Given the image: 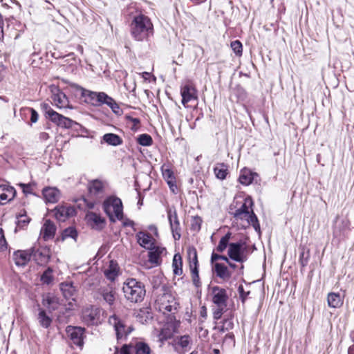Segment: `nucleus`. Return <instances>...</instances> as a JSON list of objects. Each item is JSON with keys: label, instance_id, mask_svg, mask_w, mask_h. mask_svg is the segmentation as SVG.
<instances>
[{"label": "nucleus", "instance_id": "obj_40", "mask_svg": "<svg viewBox=\"0 0 354 354\" xmlns=\"http://www.w3.org/2000/svg\"><path fill=\"white\" fill-rule=\"evenodd\" d=\"M299 250H301L299 254V263L302 268H304L307 266L308 263V259L310 258V252L308 250L306 251L304 247H300Z\"/></svg>", "mask_w": 354, "mask_h": 354}, {"label": "nucleus", "instance_id": "obj_64", "mask_svg": "<svg viewBox=\"0 0 354 354\" xmlns=\"http://www.w3.org/2000/svg\"><path fill=\"white\" fill-rule=\"evenodd\" d=\"M123 225L125 227H133L134 225V222L130 219L127 218L123 222Z\"/></svg>", "mask_w": 354, "mask_h": 354}, {"label": "nucleus", "instance_id": "obj_12", "mask_svg": "<svg viewBox=\"0 0 354 354\" xmlns=\"http://www.w3.org/2000/svg\"><path fill=\"white\" fill-rule=\"evenodd\" d=\"M167 213L173 237L175 240H179L181 236V228L176 210L174 207L168 208Z\"/></svg>", "mask_w": 354, "mask_h": 354}, {"label": "nucleus", "instance_id": "obj_47", "mask_svg": "<svg viewBox=\"0 0 354 354\" xmlns=\"http://www.w3.org/2000/svg\"><path fill=\"white\" fill-rule=\"evenodd\" d=\"M191 274H192V279L194 286L196 288H200L201 286V282L199 277L198 269V268H192Z\"/></svg>", "mask_w": 354, "mask_h": 354}, {"label": "nucleus", "instance_id": "obj_42", "mask_svg": "<svg viewBox=\"0 0 354 354\" xmlns=\"http://www.w3.org/2000/svg\"><path fill=\"white\" fill-rule=\"evenodd\" d=\"M188 255L189 260V267L190 270L192 268H198V257H197V252L195 248H189L188 250Z\"/></svg>", "mask_w": 354, "mask_h": 354}, {"label": "nucleus", "instance_id": "obj_41", "mask_svg": "<svg viewBox=\"0 0 354 354\" xmlns=\"http://www.w3.org/2000/svg\"><path fill=\"white\" fill-rule=\"evenodd\" d=\"M54 212L55 218L59 221H64L68 218L65 206H58L55 208Z\"/></svg>", "mask_w": 354, "mask_h": 354}, {"label": "nucleus", "instance_id": "obj_24", "mask_svg": "<svg viewBox=\"0 0 354 354\" xmlns=\"http://www.w3.org/2000/svg\"><path fill=\"white\" fill-rule=\"evenodd\" d=\"M55 231L56 227L55 224L50 220L46 221L44 226L41 228L43 239L45 241L52 239L55 234Z\"/></svg>", "mask_w": 354, "mask_h": 354}, {"label": "nucleus", "instance_id": "obj_36", "mask_svg": "<svg viewBox=\"0 0 354 354\" xmlns=\"http://www.w3.org/2000/svg\"><path fill=\"white\" fill-rule=\"evenodd\" d=\"M192 339L189 335H185L177 337V344L184 351L190 349Z\"/></svg>", "mask_w": 354, "mask_h": 354}, {"label": "nucleus", "instance_id": "obj_16", "mask_svg": "<svg viewBox=\"0 0 354 354\" xmlns=\"http://www.w3.org/2000/svg\"><path fill=\"white\" fill-rule=\"evenodd\" d=\"M15 189L10 185H0V205H4L11 201L16 196Z\"/></svg>", "mask_w": 354, "mask_h": 354}, {"label": "nucleus", "instance_id": "obj_3", "mask_svg": "<svg viewBox=\"0 0 354 354\" xmlns=\"http://www.w3.org/2000/svg\"><path fill=\"white\" fill-rule=\"evenodd\" d=\"M122 291L126 299L131 303L141 302L146 294L144 284L134 278L127 279L124 282Z\"/></svg>", "mask_w": 354, "mask_h": 354}, {"label": "nucleus", "instance_id": "obj_53", "mask_svg": "<svg viewBox=\"0 0 354 354\" xmlns=\"http://www.w3.org/2000/svg\"><path fill=\"white\" fill-rule=\"evenodd\" d=\"M133 344H124L120 350V354H133Z\"/></svg>", "mask_w": 354, "mask_h": 354}, {"label": "nucleus", "instance_id": "obj_56", "mask_svg": "<svg viewBox=\"0 0 354 354\" xmlns=\"http://www.w3.org/2000/svg\"><path fill=\"white\" fill-rule=\"evenodd\" d=\"M233 323L230 320V319H225L223 321V325L221 326V330L222 332H224L225 330H230V329H232L233 328Z\"/></svg>", "mask_w": 354, "mask_h": 354}, {"label": "nucleus", "instance_id": "obj_61", "mask_svg": "<svg viewBox=\"0 0 354 354\" xmlns=\"http://www.w3.org/2000/svg\"><path fill=\"white\" fill-rule=\"evenodd\" d=\"M66 212H67L66 214L68 216V218L71 217L75 214V210L72 207H66Z\"/></svg>", "mask_w": 354, "mask_h": 354}, {"label": "nucleus", "instance_id": "obj_55", "mask_svg": "<svg viewBox=\"0 0 354 354\" xmlns=\"http://www.w3.org/2000/svg\"><path fill=\"white\" fill-rule=\"evenodd\" d=\"M238 292H239V297L242 301L243 303L245 302V301L247 299V297L248 296V295L250 294V292H245L244 290V288H243V286L242 285H240L238 288Z\"/></svg>", "mask_w": 354, "mask_h": 354}, {"label": "nucleus", "instance_id": "obj_7", "mask_svg": "<svg viewBox=\"0 0 354 354\" xmlns=\"http://www.w3.org/2000/svg\"><path fill=\"white\" fill-rule=\"evenodd\" d=\"M100 308L90 306L86 307L82 312V319L88 326L97 325L100 324Z\"/></svg>", "mask_w": 354, "mask_h": 354}, {"label": "nucleus", "instance_id": "obj_26", "mask_svg": "<svg viewBox=\"0 0 354 354\" xmlns=\"http://www.w3.org/2000/svg\"><path fill=\"white\" fill-rule=\"evenodd\" d=\"M347 227V221L344 219H340L339 216H336L333 225V236L335 237L340 236L342 232Z\"/></svg>", "mask_w": 354, "mask_h": 354}, {"label": "nucleus", "instance_id": "obj_30", "mask_svg": "<svg viewBox=\"0 0 354 354\" xmlns=\"http://www.w3.org/2000/svg\"><path fill=\"white\" fill-rule=\"evenodd\" d=\"M53 100L58 108L66 107L68 103L66 95L63 92L59 91L57 93L53 94Z\"/></svg>", "mask_w": 354, "mask_h": 354}, {"label": "nucleus", "instance_id": "obj_50", "mask_svg": "<svg viewBox=\"0 0 354 354\" xmlns=\"http://www.w3.org/2000/svg\"><path fill=\"white\" fill-rule=\"evenodd\" d=\"M202 219L200 216H196L191 220V230L194 232H198L201 228Z\"/></svg>", "mask_w": 354, "mask_h": 354}, {"label": "nucleus", "instance_id": "obj_29", "mask_svg": "<svg viewBox=\"0 0 354 354\" xmlns=\"http://www.w3.org/2000/svg\"><path fill=\"white\" fill-rule=\"evenodd\" d=\"M118 272L119 268L118 264L115 261H111L109 267L104 270V273L108 279L114 281L118 275Z\"/></svg>", "mask_w": 354, "mask_h": 354}, {"label": "nucleus", "instance_id": "obj_19", "mask_svg": "<svg viewBox=\"0 0 354 354\" xmlns=\"http://www.w3.org/2000/svg\"><path fill=\"white\" fill-rule=\"evenodd\" d=\"M42 304L47 308L48 313H51L57 309L59 304V299L52 293H47L43 295Z\"/></svg>", "mask_w": 354, "mask_h": 354}, {"label": "nucleus", "instance_id": "obj_8", "mask_svg": "<svg viewBox=\"0 0 354 354\" xmlns=\"http://www.w3.org/2000/svg\"><path fill=\"white\" fill-rule=\"evenodd\" d=\"M31 259L38 265L43 266L46 264L50 258V250L46 247L36 248L35 246L30 248Z\"/></svg>", "mask_w": 354, "mask_h": 354}, {"label": "nucleus", "instance_id": "obj_58", "mask_svg": "<svg viewBox=\"0 0 354 354\" xmlns=\"http://www.w3.org/2000/svg\"><path fill=\"white\" fill-rule=\"evenodd\" d=\"M19 186L22 188L23 192L26 194H32V187L30 184L21 183Z\"/></svg>", "mask_w": 354, "mask_h": 354}, {"label": "nucleus", "instance_id": "obj_13", "mask_svg": "<svg viewBox=\"0 0 354 354\" xmlns=\"http://www.w3.org/2000/svg\"><path fill=\"white\" fill-rule=\"evenodd\" d=\"M48 119L57 126L65 129L72 128L74 124H77L76 122L58 113L53 109L48 111Z\"/></svg>", "mask_w": 354, "mask_h": 354}, {"label": "nucleus", "instance_id": "obj_51", "mask_svg": "<svg viewBox=\"0 0 354 354\" xmlns=\"http://www.w3.org/2000/svg\"><path fill=\"white\" fill-rule=\"evenodd\" d=\"M231 48L236 55H241L243 46L242 44L239 40L233 41L231 43Z\"/></svg>", "mask_w": 354, "mask_h": 354}, {"label": "nucleus", "instance_id": "obj_33", "mask_svg": "<svg viewBox=\"0 0 354 354\" xmlns=\"http://www.w3.org/2000/svg\"><path fill=\"white\" fill-rule=\"evenodd\" d=\"M138 320L142 324L147 323L148 320L152 319V313L149 308H141L136 315Z\"/></svg>", "mask_w": 354, "mask_h": 354}, {"label": "nucleus", "instance_id": "obj_22", "mask_svg": "<svg viewBox=\"0 0 354 354\" xmlns=\"http://www.w3.org/2000/svg\"><path fill=\"white\" fill-rule=\"evenodd\" d=\"M37 319L39 324L44 328H48L53 322V319L48 315L46 310L41 308L39 305H38Z\"/></svg>", "mask_w": 354, "mask_h": 354}, {"label": "nucleus", "instance_id": "obj_43", "mask_svg": "<svg viewBox=\"0 0 354 354\" xmlns=\"http://www.w3.org/2000/svg\"><path fill=\"white\" fill-rule=\"evenodd\" d=\"M40 280L44 284H50L53 280V269L48 268L41 275Z\"/></svg>", "mask_w": 354, "mask_h": 354}, {"label": "nucleus", "instance_id": "obj_46", "mask_svg": "<svg viewBox=\"0 0 354 354\" xmlns=\"http://www.w3.org/2000/svg\"><path fill=\"white\" fill-rule=\"evenodd\" d=\"M61 290L62 291V293H63L64 297L66 299L71 298L73 295V293L75 291L73 287L67 283H66V284L62 283Z\"/></svg>", "mask_w": 354, "mask_h": 354}, {"label": "nucleus", "instance_id": "obj_28", "mask_svg": "<svg viewBox=\"0 0 354 354\" xmlns=\"http://www.w3.org/2000/svg\"><path fill=\"white\" fill-rule=\"evenodd\" d=\"M109 145L117 147L123 143L122 139L117 134L113 133H105L102 136V141Z\"/></svg>", "mask_w": 354, "mask_h": 354}, {"label": "nucleus", "instance_id": "obj_27", "mask_svg": "<svg viewBox=\"0 0 354 354\" xmlns=\"http://www.w3.org/2000/svg\"><path fill=\"white\" fill-rule=\"evenodd\" d=\"M327 301L330 308H339L343 304L344 298L339 293L330 292L328 294Z\"/></svg>", "mask_w": 354, "mask_h": 354}, {"label": "nucleus", "instance_id": "obj_39", "mask_svg": "<svg viewBox=\"0 0 354 354\" xmlns=\"http://www.w3.org/2000/svg\"><path fill=\"white\" fill-rule=\"evenodd\" d=\"M230 237H231V233L227 232L225 236H223L221 239V240L218 243V245H217V247L216 248L217 252H223L227 248V246L229 247V244H230L229 241H230Z\"/></svg>", "mask_w": 354, "mask_h": 354}, {"label": "nucleus", "instance_id": "obj_31", "mask_svg": "<svg viewBox=\"0 0 354 354\" xmlns=\"http://www.w3.org/2000/svg\"><path fill=\"white\" fill-rule=\"evenodd\" d=\"M173 272L175 275H181L183 274V260L179 253L174 254L172 262Z\"/></svg>", "mask_w": 354, "mask_h": 354}, {"label": "nucleus", "instance_id": "obj_35", "mask_svg": "<svg viewBox=\"0 0 354 354\" xmlns=\"http://www.w3.org/2000/svg\"><path fill=\"white\" fill-rule=\"evenodd\" d=\"M103 183L98 180H94L89 183L88 184V190L89 192L92 194H98L102 193L103 191Z\"/></svg>", "mask_w": 354, "mask_h": 354}, {"label": "nucleus", "instance_id": "obj_48", "mask_svg": "<svg viewBox=\"0 0 354 354\" xmlns=\"http://www.w3.org/2000/svg\"><path fill=\"white\" fill-rule=\"evenodd\" d=\"M149 261L156 266L160 263V252L150 250L148 253Z\"/></svg>", "mask_w": 354, "mask_h": 354}, {"label": "nucleus", "instance_id": "obj_32", "mask_svg": "<svg viewBox=\"0 0 354 354\" xmlns=\"http://www.w3.org/2000/svg\"><path fill=\"white\" fill-rule=\"evenodd\" d=\"M135 354H151L149 346L144 342H137L133 344Z\"/></svg>", "mask_w": 354, "mask_h": 354}, {"label": "nucleus", "instance_id": "obj_17", "mask_svg": "<svg viewBox=\"0 0 354 354\" xmlns=\"http://www.w3.org/2000/svg\"><path fill=\"white\" fill-rule=\"evenodd\" d=\"M180 93L182 96V104L183 105H185L191 100L197 98L196 90L191 83L184 85L181 88Z\"/></svg>", "mask_w": 354, "mask_h": 354}, {"label": "nucleus", "instance_id": "obj_37", "mask_svg": "<svg viewBox=\"0 0 354 354\" xmlns=\"http://www.w3.org/2000/svg\"><path fill=\"white\" fill-rule=\"evenodd\" d=\"M245 219L247 221L248 224L252 225L256 231L260 230V225L258 221V218L252 209H251L250 212L246 216Z\"/></svg>", "mask_w": 354, "mask_h": 354}, {"label": "nucleus", "instance_id": "obj_18", "mask_svg": "<svg viewBox=\"0 0 354 354\" xmlns=\"http://www.w3.org/2000/svg\"><path fill=\"white\" fill-rule=\"evenodd\" d=\"M253 205V201L251 197L248 196L244 199V203L234 213L233 216L236 220H243L250 212L249 206Z\"/></svg>", "mask_w": 354, "mask_h": 354}, {"label": "nucleus", "instance_id": "obj_21", "mask_svg": "<svg viewBox=\"0 0 354 354\" xmlns=\"http://www.w3.org/2000/svg\"><path fill=\"white\" fill-rule=\"evenodd\" d=\"M86 218L93 228L100 230L105 225V219L102 218L100 214L95 212H89L86 214Z\"/></svg>", "mask_w": 354, "mask_h": 354}, {"label": "nucleus", "instance_id": "obj_38", "mask_svg": "<svg viewBox=\"0 0 354 354\" xmlns=\"http://www.w3.org/2000/svg\"><path fill=\"white\" fill-rule=\"evenodd\" d=\"M239 180L240 183L243 185H249L253 180L252 173L249 170H242L239 176Z\"/></svg>", "mask_w": 354, "mask_h": 354}, {"label": "nucleus", "instance_id": "obj_10", "mask_svg": "<svg viewBox=\"0 0 354 354\" xmlns=\"http://www.w3.org/2000/svg\"><path fill=\"white\" fill-rule=\"evenodd\" d=\"M244 243L242 241L236 243H230L227 254L232 260L236 262L243 263L246 261V256L245 255V249L243 248Z\"/></svg>", "mask_w": 354, "mask_h": 354}, {"label": "nucleus", "instance_id": "obj_49", "mask_svg": "<svg viewBox=\"0 0 354 354\" xmlns=\"http://www.w3.org/2000/svg\"><path fill=\"white\" fill-rule=\"evenodd\" d=\"M30 221V218L26 216V212H24V214H19L17 217V227L23 228L24 227L28 225Z\"/></svg>", "mask_w": 354, "mask_h": 354}, {"label": "nucleus", "instance_id": "obj_23", "mask_svg": "<svg viewBox=\"0 0 354 354\" xmlns=\"http://www.w3.org/2000/svg\"><path fill=\"white\" fill-rule=\"evenodd\" d=\"M213 270L218 277L223 280L229 279L232 276V273L230 272L227 267L223 263H215Z\"/></svg>", "mask_w": 354, "mask_h": 354}, {"label": "nucleus", "instance_id": "obj_2", "mask_svg": "<svg viewBox=\"0 0 354 354\" xmlns=\"http://www.w3.org/2000/svg\"><path fill=\"white\" fill-rule=\"evenodd\" d=\"M77 91L80 93L82 97L85 98V102L91 103L94 106L106 104L113 112L117 115H120L122 111L118 103L106 93L104 92H94L86 90L81 86H77Z\"/></svg>", "mask_w": 354, "mask_h": 354}, {"label": "nucleus", "instance_id": "obj_25", "mask_svg": "<svg viewBox=\"0 0 354 354\" xmlns=\"http://www.w3.org/2000/svg\"><path fill=\"white\" fill-rule=\"evenodd\" d=\"M136 237L138 243L143 248L149 249L153 245L154 239L148 233L139 232L136 234Z\"/></svg>", "mask_w": 354, "mask_h": 354}, {"label": "nucleus", "instance_id": "obj_34", "mask_svg": "<svg viewBox=\"0 0 354 354\" xmlns=\"http://www.w3.org/2000/svg\"><path fill=\"white\" fill-rule=\"evenodd\" d=\"M216 177L220 180H224L227 174V166L224 163L218 164L214 169Z\"/></svg>", "mask_w": 354, "mask_h": 354}, {"label": "nucleus", "instance_id": "obj_63", "mask_svg": "<svg viewBox=\"0 0 354 354\" xmlns=\"http://www.w3.org/2000/svg\"><path fill=\"white\" fill-rule=\"evenodd\" d=\"M200 315L201 317L204 318V319H206L207 316V308L205 306H203L201 308V312H200Z\"/></svg>", "mask_w": 354, "mask_h": 354}, {"label": "nucleus", "instance_id": "obj_57", "mask_svg": "<svg viewBox=\"0 0 354 354\" xmlns=\"http://www.w3.org/2000/svg\"><path fill=\"white\" fill-rule=\"evenodd\" d=\"M218 260H223L225 262H228V258L226 256L220 255L213 252L211 256V262L213 263Z\"/></svg>", "mask_w": 354, "mask_h": 354}, {"label": "nucleus", "instance_id": "obj_6", "mask_svg": "<svg viewBox=\"0 0 354 354\" xmlns=\"http://www.w3.org/2000/svg\"><path fill=\"white\" fill-rule=\"evenodd\" d=\"M116 291L111 286H101L98 288L94 295L95 299H102L110 307H112L115 301Z\"/></svg>", "mask_w": 354, "mask_h": 354}, {"label": "nucleus", "instance_id": "obj_15", "mask_svg": "<svg viewBox=\"0 0 354 354\" xmlns=\"http://www.w3.org/2000/svg\"><path fill=\"white\" fill-rule=\"evenodd\" d=\"M12 259L17 266L24 267L31 259L30 250L28 249L14 252Z\"/></svg>", "mask_w": 354, "mask_h": 354}, {"label": "nucleus", "instance_id": "obj_60", "mask_svg": "<svg viewBox=\"0 0 354 354\" xmlns=\"http://www.w3.org/2000/svg\"><path fill=\"white\" fill-rule=\"evenodd\" d=\"M163 176L167 177L168 180H172V178H173V172L170 169H165L163 171Z\"/></svg>", "mask_w": 354, "mask_h": 354}, {"label": "nucleus", "instance_id": "obj_45", "mask_svg": "<svg viewBox=\"0 0 354 354\" xmlns=\"http://www.w3.org/2000/svg\"><path fill=\"white\" fill-rule=\"evenodd\" d=\"M138 142L142 146L147 147L152 145L153 140L150 135L143 133L138 136Z\"/></svg>", "mask_w": 354, "mask_h": 354}, {"label": "nucleus", "instance_id": "obj_44", "mask_svg": "<svg viewBox=\"0 0 354 354\" xmlns=\"http://www.w3.org/2000/svg\"><path fill=\"white\" fill-rule=\"evenodd\" d=\"M62 237L63 240L70 237L76 241L77 237V232L75 227H69L63 231Z\"/></svg>", "mask_w": 354, "mask_h": 354}, {"label": "nucleus", "instance_id": "obj_1", "mask_svg": "<svg viewBox=\"0 0 354 354\" xmlns=\"http://www.w3.org/2000/svg\"><path fill=\"white\" fill-rule=\"evenodd\" d=\"M130 32L136 41L148 40L153 35V26L150 18L142 14L135 16L130 24Z\"/></svg>", "mask_w": 354, "mask_h": 354}, {"label": "nucleus", "instance_id": "obj_14", "mask_svg": "<svg viewBox=\"0 0 354 354\" xmlns=\"http://www.w3.org/2000/svg\"><path fill=\"white\" fill-rule=\"evenodd\" d=\"M212 302L216 306L222 308L227 307V302L228 300V295L225 289L220 288L219 286H214L212 288Z\"/></svg>", "mask_w": 354, "mask_h": 354}, {"label": "nucleus", "instance_id": "obj_52", "mask_svg": "<svg viewBox=\"0 0 354 354\" xmlns=\"http://www.w3.org/2000/svg\"><path fill=\"white\" fill-rule=\"evenodd\" d=\"M21 111H28L31 114L30 121L32 123H35L37 122L39 115L38 113L33 108L26 107L21 109Z\"/></svg>", "mask_w": 354, "mask_h": 354}, {"label": "nucleus", "instance_id": "obj_9", "mask_svg": "<svg viewBox=\"0 0 354 354\" xmlns=\"http://www.w3.org/2000/svg\"><path fill=\"white\" fill-rule=\"evenodd\" d=\"M109 322L113 326L118 340L126 338L132 330L131 327L127 328L124 324L115 315H113L109 318Z\"/></svg>", "mask_w": 354, "mask_h": 354}, {"label": "nucleus", "instance_id": "obj_11", "mask_svg": "<svg viewBox=\"0 0 354 354\" xmlns=\"http://www.w3.org/2000/svg\"><path fill=\"white\" fill-rule=\"evenodd\" d=\"M68 337L72 342L80 348L84 345V338L85 337V328L79 326H68L66 328Z\"/></svg>", "mask_w": 354, "mask_h": 354}, {"label": "nucleus", "instance_id": "obj_54", "mask_svg": "<svg viewBox=\"0 0 354 354\" xmlns=\"http://www.w3.org/2000/svg\"><path fill=\"white\" fill-rule=\"evenodd\" d=\"M225 308H222L221 306H217V308H216L213 311V318L215 320H218L219 319H221Z\"/></svg>", "mask_w": 354, "mask_h": 354}, {"label": "nucleus", "instance_id": "obj_20", "mask_svg": "<svg viewBox=\"0 0 354 354\" xmlns=\"http://www.w3.org/2000/svg\"><path fill=\"white\" fill-rule=\"evenodd\" d=\"M42 194L46 203H55L60 197V192L56 187H46Z\"/></svg>", "mask_w": 354, "mask_h": 354}, {"label": "nucleus", "instance_id": "obj_5", "mask_svg": "<svg viewBox=\"0 0 354 354\" xmlns=\"http://www.w3.org/2000/svg\"><path fill=\"white\" fill-rule=\"evenodd\" d=\"M103 209L112 222H115L113 214L120 221L123 218L122 203L118 197L110 196L107 198L103 203Z\"/></svg>", "mask_w": 354, "mask_h": 354}, {"label": "nucleus", "instance_id": "obj_4", "mask_svg": "<svg viewBox=\"0 0 354 354\" xmlns=\"http://www.w3.org/2000/svg\"><path fill=\"white\" fill-rule=\"evenodd\" d=\"M162 290L164 292L160 295L156 301V308L164 315H175L178 311L179 304L171 293L166 292L165 285L162 286Z\"/></svg>", "mask_w": 354, "mask_h": 354}, {"label": "nucleus", "instance_id": "obj_62", "mask_svg": "<svg viewBox=\"0 0 354 354\" xmlns=\"http://www.w3.org/2000/svg\"><path fill=\"white\" fill-rule=\"evenodd\" d=\"M167 184L170 188V189L172 191L173 193H176L175 189H176V185L174 184V183L172 181V180H168Z\"/></svg>", "mask_w": 354, "mask_h": 354}, {"label": "nucleus", "instance_id": "obj_59", "mask_svg": "<svg viewBox=\"0 0 354 354\" xmlns=\"http://www.w3.org/2000/svg\"><path fill=\"white\" fill-rule=\"evenodd\" d=\"M6 248V239L3 233V230L0 229V250H3Z\"/></svg>", "mask_w": 354, "mask_h": 354}]
</instances>
